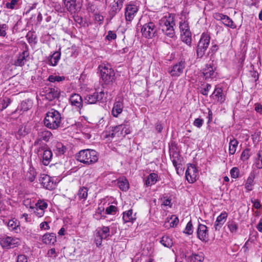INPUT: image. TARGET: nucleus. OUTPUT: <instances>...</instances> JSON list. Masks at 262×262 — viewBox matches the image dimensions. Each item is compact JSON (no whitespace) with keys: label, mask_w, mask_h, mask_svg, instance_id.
Returning <instances> with one entry per match:
<instances>
[{"label":"nucleus","mask_w":262,"mask_h":262,"mask_svg":"<svg viewBox=\"0 0 262 262\" xmlns=\"http://www.w3.org/2000/svg\"><path fill=\"white\" fill-rule=\"evenodd\" d=\"M61 114L54 109L48 111L44 119V124L48 128L55 129L60 126L61 122Z\"/></svg>","instance_id":"1"},{"label":"nucleus","mask_w":262,"mask_h":262,"mask_svg":"<svg viewBox=\"0 0 262 262\" xmlns=\"http://www.w3.org/2000/svg\"><path fill=\"white\" fill-rule=\"evenodd\" d=\"M48 206V205L47 203L43 200H39L36 203H35L34 207L38 209H42V211H45V210L47 208Z\"/></svg>","instance_id":"47"},{"label":"nucleus","mask_w":262,"mask_h":262,"mask_svg":"<svg viewBox=\"0 0 262 262\" xmlns=\"http://www.w3.org/2000/svg\"><path fill=\"white\" fill-rule=\"evenodd\" d=\"M211 88V86L209 84H207L204 88H202L201 93L205 96H207L208 95V92Z\"/></svg>","instance_id":"58"},{"label":"nucleus","mask_w":262,"mask_h":262,"mask_svg":"<svg viewBox=\"0 0 262 262\" xmlns=\"http://www.w3.org/2000/svg\"><path fill=\"white\" fill-rule=\"evenodd\" d=\"M182 39L183 41L187 45H190L191 43V33H186L181 34Z\"/></svg>","instance_id":"46"},{"label":"nucleus","mask_w":262,"mask_h":262,"mask_svg":"<svg viewBox=\"0 0 262 262\" xmlns=\"http://www.w3.org/2000/svg\"><path fill=\"white\" fill-rule=\"evenodd\" d=\"M197 237L202 241L206 242L209 237L208 228L205 225L199 224L197 228Z\"/></svg>","instance_id":"13"},{"label":"nucleus","mask_w":262,"mask_h":262,"mask_svg":"<svg viewBox=\"0 0 262 262\" xmlns=\"http://www.w3.org/2000/svg\"><path fill=\"white\" fill-rule=\"evenodd\" d=\"M254 165L257 169H262V150H259L254 158Z\"/></svg>","instance_id":"35"},{"label":"nucleus","mask_w":262,"mask_h":262,"mask_svg":"<svg viewBox=\"0 0 262 262\" xmlns=\"http://www.w3.org/2000/svg\"><path fill=\"white\" fill-rule=\"evenodd\" d=\"M185 63L181 61L172 67L171 70L169 72V74L172 77H179L183 73Z\"/></svg>","instance_id":"15"},{"label":"nucleus","mask_w":262,"mask_h":262,"mask_svg":"<svg viewBox=\"0 0 262 262\" xmlns=\"http://www.w3.org/2000/svg\"><path fill=\"white\" fill-rule=\"evenodd\" d=\"M188 259L191 262H202L204 259V255L202 253L198 254H192L190 256H188Z\"/></svg>","instance_id":"41"},{"label":"nucleus","mask_w":262,"mask_h":262,"mask_svg":"<svg viewBox=\"0 0 262 262\" xmlns=\"http://www.w3.org/2000/svg\"><path fill=\"white\" fill-rule=\"evenodd\" d=\"M157 32V29L155 24L150 22L147 23L143 26L141 32L144 37L146 38H152Z\"/></svg>","instance_id":"9"},{"label":"nucleus","mask_w":262,"mask_h":262,"mask_svg":"<svg viewBox=\"0 0 262 262\" xmlns=\"http://www.w3.org/2000/svg\"><path fill=\"white\" fill-rule=\"evenodd\" d=\"M42 243L46 244H54L56 242V236L53 233L45 234L41 238Z\"/></svg>","instance_id":"24"},{"label":"nucleus","mask_w":262,"mask_h":262,"mask_svg":"<svg viewBox=\"0 0 262 262\" xmlns=\"http://www.w3.org/2000/svg\"><path fill=\"white\" fill-rule=\"evenodd\" d=\"M238 142L237 140L233 139L230 140L229 145V153L230 155H234L236 150Z\"/></svg>","instance_id":"40"},{"label":"nucleus","mask_w":262,"mask_h":262,"mask_svg":"<svg viewBox=\"0 0 262 262\" xmlns=\"http://www.w3.org/2000/svg\"><path fill=\"white\" fill-rule=\"evenodd\" d=\"M102 80L105 84L112 83L115 76V72L110 64L102 63L99 66Z\"/></svg>","instance_id":"5"},{"label":"nucleus","mask_w":262,"mask_h":262,"mask_svg":"<svg viewBox=\"0 0 262 262\" xmlns=\"http://www.w3.org/2000/svg\"><path fill=\"white\" fill-rule=\"evenodd\" d=\"M123 6V1H113L110 4V11L114 14L118 12Z\"/></svg>","instance_id":"31"},{"label":"nucleus","mask_w":262,"mask_h":262,"mask_svg":"<svg viewBox=\"0 0 262 262\" xmlns=\"http://www.w3.org/2000/svg\"><path fill=\"white\" fill-rule=\"evenodd\" d=\"M104 210L105 207L104 206V204H99L98 207L96 209L95 213L94 214V217L97 220H100L105 218V214L106 213Z\"/></svg>","instance_id":"28"},{"label":"nucleus","mask_w":262,"mask_h":262,"mask_svg":"<svg viewBox=\"0 0 262 262\" xmlns=\"http://www.w3.org/2000/svg\"><path fill=\"white\" fill-rule=\"evenodd\" d=\"M52 147L54 152L57 156L62 155L66 151V148L63 144L57 141L52 142Z\"/></svg>","instance_id":"18"},{"label":"nucleus","mask_w":262,"mask_h":262,"mask_svg":"<svg viewBox=\"0 0 262 262\" xmlns=\"http://www.w3.org/2000/svg\"><path fill=\"white\" fill-rule=\"evenodd\" d=\"M213 17L217 20L222 21V23L224 24V25L227 27H229L232 29H235L236 28V25L227 15H225L219 13H216L214 14Z\"/></svg>","instance_id":"11"},{"label":"nucleus","mask_w":262,"mask_h":262,"mask_svg":"<svg viewBox=\"0 0 262 262\" xmlns=\"http://www.w3.org/2000/svg\"><path fill=\"white\" fill-rule=\"evenodd\" d=\"M180 29L181 32V34L190 32L189 30L188 23L187 20H184V21H182L180 22Z\"/></svg>","instance_id":"44"},{"label":"nucleus","mask_w":262,"mask_h":262,"mask_svg":"<svg viewBox=\"0 0 262 262\" xmlns=\"http://www.w3.org/2000/svg\"><path fill=\"white\" fill-rule=\"evenodd\" d=\"M117 184L122 191H126L129 188V183L125 178H121L118 180Z\"/></svg>","instance_id":"36"},{"label":"nucleus","mask_w":262,"mask_h":262,"mask_svg":"<svg viewBox=\"0 0 262 262\" xmlns=\"http://www.w3.org/2000/svg\"><path fill=\"white\" fill-rule=\"evenodd\" d=\"M107 93L103 91L100 92H95L87 95L84 98V102L86 104H95L98 101L105 100L107 99Z\"/></svg>","instance_id":"7"},{"label":"nucleus","mask_w":262,"mask_h":262,"mask_svg":"<svg viewBox=\"0 0 262 262\" xmlns=\"http://www.w3.org/2000/svg\"><path fill=\"white\" fill-rule=\"evenodd\" d=\"M231 177L233 179H236L239 177V170L236 167H233L230 171Z\"/></svg>","instance_id":"54"},{"label":"nucleus","mask_w":262,"mask_h":262,"mask_svg":"<svg viewBox=\"0 0 262 262\" xmlns=\"http://www.w3.org/2000/svg\"><path fill=\"white\" fill-rule=\"evenodd\" d=\"M255 178V175L254 173L251 172L247 180H246L245 184V188L246 191L249 192L252 191L253 188V186L255 184L254 179Z\"/></svg>","instance_id":"22"},{"label":"nucleus","mask_w":262,"mask_h":262,"mask_svg":"<svg viewBox=\"0 0 262 262\" xmlns=\"http://www.w3.org/2000/svg\"><path fill=\"white\" fill-rule=\"evenodd\" d=\"M122 219L125 223H133L136 220V213H134L133 210L129 209L123 213Z\"/></svg>","instance_id":"21"},{"label":"nucleus","mask_w":262,"mask_h":262,"mask_svg":"<svg viewBox=\"0 0 262 262\" xmlns=\"http://www.w3.org/2000/svg\"><path fill=\"white\" fill-rule=\"evenodd\" d=\"M60 53L59 52H54L50 56L49 59V63L52 66H56L60 58Z\"/></svg>","instance_id":"37"},{"label":"nucleus","mask_w":262,"mask_h":262,"mask_svg":"<svg viewBox=\"0 0 262 262\" xmlns=\"http://www.w3.org/2000/svg\"><path fill=\"white\" fill-rule=\"evenodd\" d=\"M76 1H67V4L64 2V5H66L68 7V9L69 11L73 12H75V11H77L78 9L80 8H76L74 6L75 3Z\"/></svg>","instance_id":"45"},{"label":"nucleus","mask_w":262,"mask_h":262,"mask_svg":"<svg viewBox=\"0 0 262 262\" xmlns=\"http://www.w3.org/2000/svg\"><path fill=\"white\" fill-rule=\"evenodd\" d=\"M128 122L125 121L121 124L111 127V131L109 135H106V137H111L114 138H123L125 135L130 134V128Z\"/></svg>","instance_id":"4"},{"label":"nucleus","mask_w":262,"mask_h":262,"mask_svg":"<svg viewBox=\"0 0 262 262\" xmlns=\"http://www.w3.org/2000/svg\"><path fill=\"white\" fill-rule=\"evenodd\" d=\"M138 10V6L133 4L127 5L125 8V16L126 21H131Z\"/></svg>","instance_id":"12"},{"label":"nucleus","mask_w":262,"mask_h":262,"mask_svg":"<svg viewBox=\"0 0 262 262\" xmlns=\"http://www.w3.org/2000/svg\"><path fill=\"white\" fill-rule=\"evenodd\" d=\"M32 106V103L30 101H24L21 104V110L23 111H27Z\"/></svg>","instance_id":"53"},{"label":"nucleus","mask_w":262,"mask_h":262,"mask_svg":"<svg viewBox=\"0 0 262 262\" xmlns=\"http://www.w3.org/2000/svg\"><path fill=\"white\" fill-rule=\"evenodd\" d=\"M64 80V76H60L57 75H50L48 78V80L51 82L55 81L59 82Z\"/></svg>","instance_id":"52"},{"label":"nucleus","mask_w":262,"mask_h":262,"mask_svg":"<svg viewBox=\"0 0 262 262\" xmlns=\"http://www.w3.org/2000/svg\"><path fill=\"white\" fill-rule=\"evenodd\" d=\"M215 68L213 67V61L207 63L203 70V74L206 79L213 78L216 76L215 72Z\"/></svg>","instance_id":"16"},{"label":"nucleus","mask_w":262,"mask_h":262,"mask_svg":"<svg viewBox=\"0 0 262 262\" xmlns=\"http://www.w3.org/2000/svg\"><path fill=\"white\" fill-rule=\"evenodd\" d=\"M116 37L117 35L115 32L112 31H109L106 38L107 40H111L116 39Z\"/></svg>","instance_id":"60"},{"label":"nucleus","mask_w":262,"mask_h":262,"mask_svg":"<svg viewBox=\"0 0 262 262\" xmlns=\"http://www.w3.org/2000/svg\"><path fill=\"white\" fill-rule=\"evenodd\" d=\"M250 156V150L249 149H245L241 154V159L243 161L247 160Z\"/></svg>","instance_id":"55"},{"label":"nucleus","mask_w":262,"mask_h":262,"mask_svg":"<svg viewBox=\"0 0 262 262\" xmlns=\"http://www.w3.org/2000/svg\"><path fill=\"white\" fill-rule=\"evenodd\" d=\"M52 152L51 150L46 149L42 153V156H40L42 158V162L45 165H48L52 157Z\"/></svg>","instance_id":"32"},{"label":"nucleus","mask_w":262,"mask_h":262,"mask_svg":"<svg viewBox=\"0 0 262 262\" xmlns=\"http://www.w3.org/2000/svg\"><path fill=\"white\" fill-rule=\"evenodd\" d=\"M78 196L79 199H86L88 196V190L85 187H81L78 192Z\"/></svg>","instance_id":"48"},{"label":"nucleus","mask_w":262,"mask_h":262,"mask_svg":"<svg viewBox=\"0 0 262 262\" xmlns=\"http://www.w3.org/2000/svg\"><path fill=\"white\" fill-rule=\"evenodd\" d=\"M52 134L51 132L47 129H40L38 132L37 137L35 141L42 142L45 141L48 142L52 136Z\"/></svg>","instance_id":"19"},{"label":"nucleus","mask_w":262,"mask_h":262,"mask_svg":"<svg viewBox=\"0 0 262 262\" xmlns=\"http://www.w3.org/2000/svg\"><path fill=\"white\" fill-rule=\"evenodd\" d=\"M160 243L164 247L170 248L173 245V242L171 238L167 235L163 236L160 240Z\"/></svg>","instance_id":"38"},{"label":"nucleus","mask_w":262,"mask_h":262,"mask_svg":"<svg viewBox=\"0 0 262 262\" xmlns=\"http://www.w3.org/2000/svg\"><path fill=\"white\" fill-rule=\"evenodd\" d=\"M110 230L108 227L103 226L101 228L98 229L97 233L102 239H105L108 237L110 235Z\"/></svg>","instance_id":"34"},{"label":"nucleus","mask_w":262,"mask_h":262,"mask_svg":"<svg viewBox=\"0 0 262 262\" xmlns=\"http://www.w3.org/2000/svg\"><path fill=\"white\" fill-rule=\"evenodd\" d=\"M170 158L172 160L173 165L176 167L178 164V158L179 154L177 152H174L172 155H170Z\"/></svg>","instance_id":"56"},{"label":"nucleus","mask_w":262,"mask_h":262,"mask_svg":"<svg viewBox=\"0 0 262 262\" xmlns=\"http://www.w3.org/2000/svg\"><path fill=\"white\" fill-rule=\"evenodd\" d=\"M227 226L231 234H236L237 233L238 230V225L237 222L234 220L229 221L228 222Z\"/></svg>","instance_id":"33"},{"label":"nucleus","mask_w":262,"mask_h":262,"mask_svg":"<svg viewBox=\"0 0 262 262\" xmlns=\"http://www.w3.org/2000/svg\"><path fill=\"white\" fill-rule=\"evenodd\" d=\"M212 97L220 103L225 101V97L223 95V90L220 88H216L212 94Z\"/></svg>","instance_id":"27"},{"label":"nucleus","mask_w":262,"mask_h":262,"mask_svg":"<svg viewBox=\"0 0 262 262\" xmlns=\"http://www.w3.org/2000/svg\"><path fill=\"white\" fill-rule=\"evenodd\" d=\"M123 104L122 101H118L114 103L112 111V114L115 117H117L123 111Z\"/></svg>","instance_id":"25"},{"label":"nucleus","mask_w":262,"mask_h":262,"mask_svg":"<svg viewBox=\"0 0 262 262\" xmlns=\"http://www.w3.org/2000/svg\"><path fill=\"white\" fill-rule=\"evenodd\" d=\"M71 104L77 107L79 110L82 106V99L81 97L77 94H73L71 95L70 98Z\"/></svg>","instance_id":"20"},{"label":"nucleus","mask_w":262,"mask_h":262,"mask_svg":"<svg viewBox=\"0 0 262 262\" xmlns=\"http://www.w3.org/2000/svg\"><path fill=\"white\" fill-rule=\"evenodd\" d=\"M179 221L178 217L176 215H172L170 218H167L164 226L167 228H173L177 226Z\"/></svg>","instance_id":"29"},{"label":"nucleus","mask_w":262,"mask_h":262,"mask_svg":"<svg viewBox=\"0 0 262 262\" xmlns=\"http://www.w3.org/2000/svg\"><path fill=\"white\" fill-rule=\"evenodd\" d=\"M39 227L41 230H48L50 229V227L49 225V222L48 221L41 222L39 225Z\"/></svg>","instance_id":"59"},{"label":"nucleus","mask_w":262,"mask_h":262,"mask_svg":"<svg viewBox=\"0 0 262 262\" xmlns=\"http://www.w3.org/2000/svg\"><path fill=\"white\" fill-rule=\"evenodd\" d=\"M35 147L34 152L36 153L38 156H42L43 152L48 148L47 145L42 142H39L35 141L33 144Z\"/></svg>","instance_id":"23"},{"label":"nucleus","mask_w":262,"mask_h":262,"mask_svg":"<svg viewBox=\"0 0 262 262\" xmlns=\"http://www.w3.org/2000/svg\"><path fill=\"white\" fill-rule=\"evenodd\" d=\"M203 123H204L203 119L198 118L194 120L193 124L194 126H195L198 128H200L203 124Z\"/></svg>","instance_id":"57"},{"label":"nucleus","mask_w":262,"mask_h":262,"mask_svg":"<svg viewBox=\"0 0 262 262\" xmlns=\"http://www.w3.org/2000/svg\"><path fill=\"white\" fill-rule=\"evenodd\" d=\"M30 209L32 210V211L35 213V215L38 217H41L43 216L45 213V211H42V209H39L34 207L33 205L30 206Z\"/></svg>","instance_id":"50"},{"label":"nucleus","mask_w":262,"mask_h":262,"mask_svg":"<svg viewBox=\"0 0 262 262\" xmlns=\"http://www.w3.org/2000/svg\"><path fill=\"white\" fill-rule=\"evenodd\" d=\"M160 25L163 32L167 36L172 38L175 35L173 27L175 26L174 17L168 14L160 20Z\"/></svg>","instance_id":"3"},{"label":"nucleus","mask_w":262,"mask_h":262,"mask_svg":"<svg viewBox=\"0 0 262 262\" xmlns=\"http://www.w3.org/2000/svg\"><path fill=\"white\" fill-rule=\"evenodd\" d=\"M193 225L191 221H190L186 225V226L184 230V233L187 235H191L193 233Z\"/></svg>","instance_id":"51"},{"label":"nucleus","mask_w":262,"mask_h":262,"mask_svg":"<svg viewBox=\"0 0 262 262\" xmlns=\"http://www.w3.org/2000/svg\"><path fill=\"white\" fill-rule=\"evenodd\" d=\"M20 244L21 239L18 237L6 236L0 237V244L4 248H14Z\"/></svg>","instance_id":"6"},{"label":"nucleus","mask_w":262,"mask_h":262,"mask_svg":"<svg viewBox=\"0 0 262 262\" xmlns=\"http://www.w3.org/2000/svg\"><path fill=\"white\" fill-rule=\"evenodd\" d=\"M228 215V214L226 211H223L220 215L217 217L214 225L215 230H219L224 224L227 220Z\"/></svg>","instance_id":"17"},{"label":"nucleus","mask_w":262,"mask_h":262,"mask_svg":"<svg viewBox=\"0 0 262 262\" xmlns=\"http://www.w3.org/2000/svg\"><path fill=\"white\" fill-rule=\"evenodd\" d=\"M47 255L49 257L56 258L57 254L55 248H52L48 252Z\"/></svg>","instance_id":"63"},{"label":"nucleus","mask_w":262,"mask_h":262,"mask_svg":"<svg viewBox=\"0 0 262 262\" xmlns=\"http://www.w3.org/2000/svg\"><path fill=\"white\" fill-rule=\"evenodd\" d=\"M76 159L86 165L96 163L98 160V155L95 150L86 149L80 150L76 155Z\"/></svg>","instance_id":"2"},{"label":"nucleus","mask_w":262,"mask_h":262,"mask_svg":"<svg viewBox=\"0 0 262 262\" xmlns=\"http://www.w3.org/2000/svg\"><path fill=\"white\" fill-rule=\"evenodd\" d=\"M36 176V172L33 167H30L26 175V179L30 182L34 181Z\"/></svg>","instance_id":"43"},{"label":"nucleus","mask_w":262,"mask_h":262,"mask_svg":"<svg viewBox=\"0 0 262 262\" xmlns=\"http://www.w3.org/2000/svg\"><path fill=\"white\" fill-rule=\"evenodd\" d=\"M210 37L207 33H203L201 37L198 46L197 54L199 57H202L210 43Z\"/></svg>","instance_id":"8"},{"label":"nucleus","mask_w":262,"mask_h":262,"mask_svg":"<svg viewBox=\"0 0 262 262\" xmlns=\"http://www.w3.org/2000/svg\"><path fill=\"white\" fill-rule=\"evenodd\" d=\"M59 92L57 90L51 89L46 94V98L49 100H52L59 96Z\"/></svg>","instance_id":"42"},{"label":"nucleus","mask_w":262,"mask_h":262,"mask_svg":"<svg viewBox=\"0 0 262 262\" xmlns=\"http://www.w3.org/2000/svg\"><path fill=\"white\" fill-rule=\"evenodd\" d=\"M105 213L107 214L114 215L117 211V208L114 205H110L105 207Z\"/></svg>","instance_id":"49"},{"label":"nucleus","mask_w":262,"mask_h":262,"mask_svg":"<svg viewBox=\"0 0 262 262\" xmlns=\"http://www.w3.org/2000/svg\"><path fill=\"white\" fill-rule=\"evenodd\" d=\"M39 181L42 185L47 189L52 190L55 188V184L51 177L47 174H42Z\"/></svg>","instance_id":"14"},{"label":"nucleus","mask_w":262,"mask_h":262,"mask_svg":"<svg viewBox=\"0 0 262 262\" xmlns=\"http://www.w3.org/2000/svg\"><path fill=\"white\" fill-rule=\"evenodd\" d=\"M9 229L15 233H18L20 230L19 222L17 220H11L7 223Z\"/></svg>","instance_id":"30"},{"label":"nucleus","mask_w":262,"mask_h":262,"mask_svg":"<svg viewBox=\"0 0 262 262\" xmlns=\"http://www.w3.org/2000/svg\"><path fill=\"white\" fill-rule=\"evenodd\" d=\"M17 262H28V259L25 255H19L17 257Z\"/></svg>","instance_id":"64"},{"label":"nucleus","mask_w":262,"mask_h":262,"mask_svg":"<svg viewBox=\"0 0 262 262\" xmlns=\"http://www.w3.org/2000/svg\"><path fill=\"white\" fill-rule=\"evenodd\" d=\"M158 178V174L156 173H151L147 177L145 181V184L147 186H151L154 185L157 182Z\"/></svg>","instance_id":"39"},{"label":"nucleus","mask_w":262,"mask_h":262,"mask_svg":"<svg viewBox=\"0 0 262 262\" xmlns=\"http://www.w3.org/2000/svg\"><path fill=\"white\" fill-rule=\"evenodd\" d=\"M28 56L29 53L27 51H23L18 56L17 60L15 61L14 64L16 66L20 67L24 66L27 61V58Z\"/></svg>","instance_id":"26"},{"label":"nucleus","mask_w":262,"mask_h":262,"mask_svg":"<svg viewBox=\"0 0 262 262\" xmlns=\"http://www.w3.org/2000/svg\"><path fill=\"white\" fill-rule=\"evenodd\" d=\"M198 174L196 167L192 164L188 165L185 173L186 179L190 183H193L196 180Z\"/></svg>","instance_id":"10"},{"label":"nucleus","mask_w":262,"mask_h":262,"mask_svg":"<svg viewBox=\"0 0 262 262\" xmlns=\"http://www.w3.org/2000/svg\"><path fill=\"white\" fill-rule=\"evenodd\" d=\"M7 25L6 24H0V36H5L6 35V30Z\"/></svg>","instance_id":"61"},{"label":"nucleus","mask_w":262,"mask_h":262,"mask_svg":"<svg viewBox=\"0 0 262 262\" xmlns=\"http://www.w3.org/2000/svg\"><path fill=\"white\" fill-rule=\"evenodd\" d=\"M17 1H11V2H8L6 4V7L8 9H13L17 4Z\"/></svg>","instance_id":"62"}]
</instances>
